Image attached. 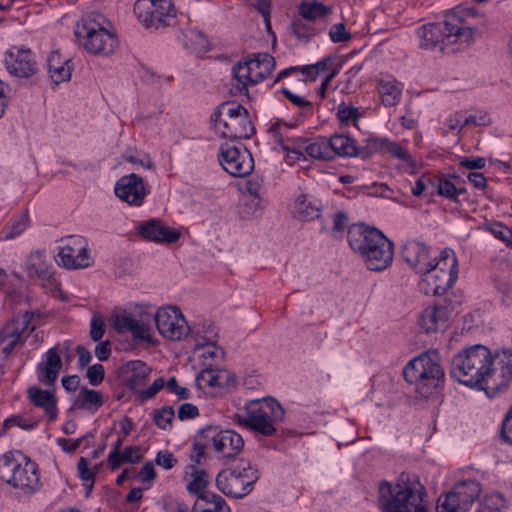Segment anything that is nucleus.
Returning <instances> with one entry per match:
<instances>
[{
	"label": "nucleus",
	"instance_id": "obj_31",
	"mask_svg": "<svg viewBox=\"0 0 512 512\" xmlns=\"http://www.w3.org/2000/svg\"><path fill=\"white\" fill-rule=\"evenodd\" d=\"M367 154L370 155L379 149H385L391 156L407 163H412L409 152L396 142L388 139L367 138L366 140Z\"/></svg>",
	"mask_w": 512,
	"mask_h": 512
},
{
	"label": "nucleus",
	"instance_id": "obj_9",
	"mask_svg": "<svg viewBox=\"0 0 512 512\" xmlns=\"http://www.w3.org/2000/svg\"><path fill=\"white\" fill-rule=\"evenodd\" d=\"M134 14L148 29L160 30L175 23L176 11L168 0H137Z\"/></svg>",
	"mask_w": 512,
	"mask_h": 512
},
{
	"label": "nucleus",
	"instance_id": "obj_22",
	"mask_svg": "<svg viewBox=\"0 0 512 512\" xmlns=\"http://www.w3.org/2000/svg\"><path fill=\"white\" fill-rule=\"evenodd\" d=\"M138 233L144 239L154 242L175 243L180 238V232L165 226L160 220L150 219L138 226Z\"/></svg>",
	"mask_w": 512,
	"mask_h": 512
},
{
	"label": "nucleus",
	"instance_id": "obj_46",
	"mask_svg": "<svg viewBox=\"0 0 512 512\" xmlns=\"http://www.w3.org/2000/svg\"><path fill=\"white\" fill-rule=\"evenodd\" d=\"M18 426L24 430H32L35 424L26 421L21 416H11L3 421L0 426V436L5 435L10 428Z\"/></svg>",
	"mask_w": 512,
	"mask_h": 512
},
{
	"label": "nucleus",
	"instance_id": "obj_26",
	"mask_svg": "<svg viewBox=\"0 0 512 512\" xmlns=\"http://www.w3.org/2000/svg\"><path fill=\"white\" fill-rule=\"evenodd\" d=\"M45 356V361L37 366L38 380L44 385H52L58 378L62 360L56 347L50 348Z\"/></svg>",
	"mask_w": 512,
	"mask_h": 512
},
{
	"label": "nucleus",
	"instance_id": "obj_61",
	"mask_svg": "<svg viewBox=\"0 0 512 512\" xmlns=\"http://www.w3.org/2000/svg\"><path fill=\"white\" fill-rule=\"evenodd\" d=\"M501 436L506 443L512 445V407L503 419Z\"/></svg>",
	"mask_w": 512,
	"mask_h": 512
},
{
	"label": "nucleus",
	"instance_id": "obj_30",
	"mask_svg": "<svg viewBox=\"0 0 512 512\" xmlns=\"http://www.w3.org/2000/svg\"><path fill=\"white\" fill-rule=\"evenodd\" d=\"M377 88L384 106L392 107L399 103L403 87L394 77L380 78Z\"/></svg>",
	"mask_w": 512,
	"mask_h": 512
},
{
	"label": "nucleus",
	"instance_id": "obj_64",
	"mask_svg": "<svg viewBox=\"0 0 512 512\" xmlns=\"http://www.w3.org/2000/svg\"><path fill=\"white\" fill-rule=\"evenodd\" d=\"M165 385L166 383L162 377L155 379L152 385L141 392V399L149 400L153 398Z\"/></svg>",
	"mask_w": 512,
	"mask_h": 512
},
{
	"label": "nucleus",
	"instance_id": "obj_8",
	"mask_svg": "<svg viewBox=\"0 0 512 512\" xmlns=\"http://www.w3.org/2000/svg\"><path fill=\"white\" fill-rule=\"evenodd\" d=\"M258 478V470L250 462L241 460L236 466L218 473L216 486L228 497L243 498L253 490Z\"/></svg>",
	"mask_w": 512,
	"mask_h": 512
},
{
	"label": "nucleus",
	"instance_id": "obj_1",
	"mask_svg": "<svg viewBox=\"0 0 512 512\" xmlns=\"http://www.w3.org/2000/svg\"><path fill=\"white\" fill-rule=\"evenodd\" d=\"M450 375L459 383L494 397L506 391L512 382V349L492 352L482 344L466 347L453 356Z\"/></svg>",
	"mask_w": 512,
	"mask_h": 512
},
{
	"label": "nucleus",
	"instance_id": "obj_47",
	"mask_svg": "<svg viewBox=\"0 0 512 512\" xmlns=\"http://www.w3.org/2000/svg\"><path fill=\"white\" fill-rule=\"evenodd\" d=\"M196 385L199 389H202L204 385L209 387H220L221 383L218 380L216 371L212 369H205L197 375Z\"/></svg>",
	"mask_w": 512,
	"mask_h": 512
},
{
	"label": "nucleus",
	"instance_id": "obj_57",
	"mask_svg": "<svg viewBox=\"0 0 512 512\" xmlns=\"http://www.w3.org/2000/svg\"><path fill=\"white\" fill-rule=\"evenodd\" d=\"M211 499L205 501L207 505H213V511L210 510H193V512H231L230 507L220 495L210 496Z\"/></svg>",
	"mask_w": 512,
	"mask_h": 512
},
{
	"label": "nucleus",
	"instance_id": "obj_42",
	"mask_svg": "<svg viewBox=\"0 0 512 512\" xmlns=\"http://www.w3.org/2000/svg\"><path fill=\"white\" fill-rule=\"evenodd\" d=\"M436 509L437 512H467L453 489L438 498Z\"/></svg>",
	"mask_w": 512,
	"mask_h": 512
},
{
	"label": "nucleus",
	"instance_id": "obj_36",
	"mask_svg": "<svg viewBox=\"0 0 512 512\" xmlns=\"http://www.w3.org/2000/svg\"><path fill=\"white\" fill-rule=\"evenodd\" d=\"M103 403V395L100 392L83 386L79 389L75 406L95 413L102 407Z\"/></svg>",
	"mask_w": 512,
	"mask_h": 512
},
{
	"label": "nucleus",
	"instance_id": "obj_25",
	"mask_svg": "<svg viewBox=\"0 0 512 512\" xmlns=\"http://www.w3.org/2000/svg\"><path fill=\"white\" fill-rule=\"evenodd\" d=\"M27 397L34 406L45 412L50 421L56 420L58 408L57 399L53 392L32 386L27 389Z\"/></svg>",
	"mask_w": 512,
	"mask_h": 512
},
{
	"label": "nucleus",
	"instance_id": "obj_5",
	"mask_svg": "<svg viewBox=\"0 0 512 512\" xmlns=\"http://www.w3.org/2000/svg\"><path fill=\"white\" fill-rule=\"evenodd\" d=\"M404 379L415 386V391L421 397L430 396L441 386L444 380V370L439 363L436 351H428L411 359L403 369Z\"/></svg>",
	"mask_w": 512,
	"mask_h": 512
},
{
	"label": "nucleus",
	"instance_id": "obj_14",
	"mask_svg": "<svg viewBox=\"0 0 512 512\" xmlns=\"http://www.w3.org/2000/svg\"><path fill=\"white\" fill-rule=\"evenodd\" d=\"M114 193L128 205L139 207L143 205L149 189L140 175L131 173L118 179L114 187Z\"/></svg>",
	"mask_w": 512,
	"mask_h": 512
},
{
	"label": "nucleus",
	"instance_id": "obj_48",
	"mask_svg": "<svg viewBox=\"0 0 512 512\" xmlns=\"http://www.w3.org/2000/svg\"><path fill=\"white\" fill-rule=\"evenodd\" d=\"M142 459V455L140 453V448L138 446H127L123 451L118 455L116 460L119 461V467L124 463L135 464L140 462Z\"/></svg>",
	"mask_w": 512,
	"mask_h": 512
},
{
	"label": "nucleus",
	"instance_id": "obj_16",
	"mask_svg": "<svg viewBox=\"0 0 512 512\" xmlns=\"http://www.w3.org/2000/svg\"><path fill=\"white\" fill-rule=\"evenodd\" d=\"M86 35L83 40L84 48L95 55L108 56L115 52L118 46L116 35L105 28H94L85 25Z\"/></svg>",
	"mask_w": 512,
	"mask_h": 512
},
{
	"label": "nucleus",
	"instance_id": "obj_55",
	"mask_svg": "<svg viewBox=\"0 0 512 512\" xmlns=\"http://www.w3.org/2000/svg\"><path fill=\"white\" fill-rule=\"evenodd\" d=\"M104 321L100 316H93L90 324V337L93 341H100L105 333Z\"/></svg>",
	"mask_w": 512,
	"mask_h": 512
},
{
	"label": "nucleus",
	"instance_id": "obj_60",
	"mask_svg": "<svg viewBox=\"0 0 512 512\" xmlns=\"http://www.w3.org/2000/svg\"><path fill=\"white\" fill-rule=\"evenodd\" d=\"M89 438H93V436L87 433L76 440L59 439L58 444L62 447L63 451L70 453L82 446V440H88Z\"/></svg>",
	"mask_w": 512,
	"mask_h": 512
},
{
	"label": "nucleus",
	"instance_id": "obj_2",
	"mask_svg": "<svg viewBox=\"0 0 512 512\" xmlns=\"http://www.w3.org/2000/svg\"><path fill=\"white\" fill-rule=\"evenodd\" d=\"M426 489L416 474L402 472L395 482L378 484V504L382 512H428L424 505Z\"/></svg>",
	"mask_w": 512,
	"mask_h": 512
},
{
	"label": "nucleus",
	"instance_id": "obj_11",
	"mask_svg": "<svg viewBox=\"0 0 512 512\" xmlns=\"http://www.w3.org/2000/svg\"><path fill=\"white\" fill-rule=\"evenodd\" d=\"M154 320L159 333L166 339L180 341L190 333V327L177 307L159 308L154 315Z\"/></svg>",
	"mask_w": 512,
	"mask_h": 512
},
{
	"label": "nucleus",
	"instance_id": "obj_17",
	"mask_svg": "<svg viewBox=\"0 0 512 512\" xmlns=\"http://www.w3.org/2000/svg\"><path fill=\"white\" fill-rule=\"evenodd\" d=\"M214 129L220 137L230 140L248 139L254 133L248 111H243L237 117L218 121V123H215Z\"/></svg>",
	"mask_w": 512,
	"mask_h": 512
},
{
	"label": "nucleus",
	"instance_id": "obj_27",
	"mask_svg": "<svg viewBox=\"0 0 512 512\" xmlns=\"http://www.w3.org/2000/svg\"><path fill=\"white\" fill-rule=\"evenodd\" d=\"M290 127L281 122H275L269 128V134L280 145L283 152L304 150L307 139L302 137H291L288 135Z\"/></svg>",
	"mask_w": 512,
	"mask_h": 512
},
{
	"label": "nucleus",
	"instance_id": "obj_34",
	"mask_svg": "<svg viewBox=\"0 0 512 512\" xmlns=\"http://www.w3.org/2000/svg\"><path fill=\"white\" fill-rule=\"evenodd\" d=\"M125 373L126 384L131 389H138L142 387L147 381L151 373V368L143 361H130L126 364Z\"/></svg>",
	"mask_w": 512,
	"mask_h": 512
},
{
	"label": "nucleus",
	"instance_id": "obj_44",
	"mask_svg": "<svg viewBox=\"0 0 512 512\" xmlns=\"http://www.w3.org/2000/svg\"><path fill=\"white\" fill-rule=\"evenodd\" d=\"M362 113L359 108L345 105L344 103L339 105L337 111V118L340 121L341 125H350L358 126V121L361 119Z\"/></svg>",
	"mask_w": 512,
	"mask_h": 512
},
{
	"label": "nucleus",
	"instance_id": "obj_45",
	"mask_svg": "<svg viewBox=\"0 0 512 512\" xmlns=\"http://www.w3.org/2000/svg\"><path fill=\"white\" fill-rule=\"evenodd\" d=\"M174 417V409L171 406H166L155 411L154 422L160 429L165 430L171 426Z\"/></svg>",
	"mask_w": 512,
	"mask_h": 512
},
{
	"label": "nucleus",
	"instance_id": "obj_38",
	"mask_svg": "<svg viewBox=\"0 0 512 512\" xmlns=\"http://www.w3.org/2000/svg\"><path fill=\"white\" fill-rule=\"evenodd\" d=\"M293 213L301 221H311L320 216V207L305 195H300L295 200Z\"/></svg>",
	"mask_w": 512,
	"mask_h": 512
},
{
	"label": "nucleus",
	"instance_id": "obj_7",
	"mask_svg": "<svg viewBox=\"0 0 512 512\" xmlns=\"http://www.w3.org/2000/svg\"><path fill=\"white\" fill-rule=\"evenodd\" d=\"M247 416H238V422L263 436L271 437L277 432L276 425L284 420L285 410L272 397L251 400L246 405Z\"/></svg>",
	"mask_w": 512,
	"mask_h": 512
},
{
	"label": "nucleus",
	"instance_id": "obj_21",
	"mask_svg": "<svg viewBox=\"0 0 512 512\" xmlns=\"http://www.w3.org/2000/svg\"><path fill=\"white\" fill-rule=\"evenodd\" d=\"M425 278L420 282V289L427 295H443L455 284L458 276L455 271L453 273L443 270H432L427 274H423Z\"/></svg>",
	"mask_w": 512,
	"mask_h": 512
},
{
	"label": "nucleus",
	"instance_id": "obj_12",
	"mask_svg": "<svg viewBox=\"0 0 512 512\" xmlns=\"http://www.w3.org/2000/svg\"><path fill=\"white\" fill-rule=\"evenodd\" d=\"M56 261L67 269L87 268L93 263L86 240L82 236L75 235L68 237L60 247Z\"/></svg>",
	"mask_w": 512,
	"mask_h": 512
},
{
	"label": "nucleus",
	"instance_id": "obj_19",
	"mask_svg": "<svg viewBox=\"0 0 512 512\" xmlns=\"http://www.w3.org/2000/svg\"><path fill=\"white\" fill-rule=\"evenodd\" d=\"M401 254L403 260L419 274H427L434 267L425 243L409 240L402 246Z\"/></svg>",
	"mask_w": 512,
	"mask_h": 512
},
{
	"label": "nucleus",
	"instance_id": "obj_29",
	"mask_svg": "<svg viewBox=\"0 0 512 512\" xmlns=\"http://www.w3.org/2000/svg\"><path fill=\"white\" fill-rule=\"evenodd\" d=\"M115 329L118 332H131L136 339L152 342L149 326L137 320L131 313H123L115 319Z\"/></svg>",
	"mask_w": 512,
	"mask_h": 512
},
{
	"label": "nucleus",
	"instance_id": "obj_20",
	"mask_svg": "<svg viewBox=\"0 0 512 512\" xmlns=\"http://www.w3.org/2000/svg\"><path fill=\"white\" fill-rule=\"evenodd\" d=\"M18 472L11 487L18 490L21 495L29 497L41 489L42 482L39 466L31 458L28 457L24 461L23 467Z\"/></svg>",
	"mask_w": 512,
	"mask_h": 512
},
{
	"label": "nucleus",
	"instance_id": "obj_24",
	"mask_svg": "<svg viewBox=\"0 0 512 512\" xmlns=\"http://www.w3.org/2000/svg\"><path fill=\"white\" fill-rule=\"evenodd\" d=\"M328 140V145L330 149L331 160L336 156L339 157H355L362 156L366 157L367 148L357 147L355 141L349 136L343 134H335L332 135Z\"/></svg>",
	"mask_w": 512,
	"mask_h": 512
},
{
	"label": "nucleus",
	"instance_id": "obj_40",
	"mask_svg": "<svg viewBox=\"0 0 512 512\" xmlns=\"http://www.w3.org/2000/svg\"><path fill=\"white\" fill-rule=\"evenodd\" d=\"M432 270H443L453 273L455 271L458 276V260L455 252L451 248H445L441 251L439 257L431 259Z\"/></svg>",
	"mask_w": 512,
	"mask_h": 512
},
{
	"label": "nucleus",
	"instance_id": "obj_3",
	"mask_svg": "<svg viewBox=\"0 0 512 512\" xmlns=\"http://www.w3.org/2000/svg\"><path fill=\"white\" fill-rule=\"evenodd\" d=\"M348 243L359 254L370 271L387 269L393 261L394 244L380 230L354 225L348 230Z\"/></svg>",
	"mask_w": 512,
	"mask_h": 512
},
{
	"label": "nucleus",
	"instance_id": "obj_23",
	"mask_svg": "<svg viewBox=\"0 0 512 512\" xmlns=\"http://www.w3.org/2000/svg\"><path fill=\"white\" fill-rule=\"evenodd\" d=\"M214 450L224 458H233L241 452L244 440L240 434L233 430H224L212 436Z\"/></svg>",
	"mask_w": 512,
	"mask_h": 512
},
{
	"label": "nucleus",
	"instance_id": "obj_15",
	"mask_svg": "<svg viewBox=\"0 0 512 512\" xmlns=\"http://www.w3.org/2000/svg\"><path fill=\"white\" fill-rule=\"evenodd\" d=\"M7 71L18 78H30L37 73V63L30 49L12 47L5 53Z\"/></svg>",
	"mask_w": 512,
	"mask_h": 512
},
{
	"label": "nucleus",
	"instance_id": "obj_35",
	"mask_svg": "<svg viewBox=\"0 0 512 512\" xmlns=\"http://www.w3.org/2000/svg\"><path fill=\"white\" fill-rule=\"evenodd\" d=\"M191 469V480L187 484L188 492L196 495L199 500L204 502L211 499L209 496H218L215 493L206 491L209 484L208 473L203 469H196L194 466Z\"/></svg>",
	"mask_w": 512,
	"mask_h": 512
},
{
	"label": "nucleus",
	"instance_id": "obj_58",
	"mask_svg": "<svg viewBox=\"0 0 512 512\" xmlns=\"http://www.w3.org/2000/svg\"><path fill=\"white\" fill-rule=\"evenodd\" d=\"M166 388L170 393L176 394L180 400H186L190 397V391L185 387L179 386L175 377H170L167 380Z\"/></svg>",
	"mask_w": 512,
	"mask_h": 512
},
{
	"label": "nucleus",
	"instance_id": "obj_53",
	"mask_svg": "<svg viewBox=\"0 0 512 512\" xmlns=\"http://www.w3.org/2000/svg\"><path fill=\"white\" fill-rule=\"evenodd\" d=\"M329 36L331 41L334 43L347 42L351 39V34L346 30L343 23L332 25L329 31Z\"/></svg>",
	"mask_w": 512,
	"mask_h": 512
},
{
	"label": "nucleus",
	"instance_id": "obj_51",
	"mask_svg": "<svg viewBox=\"0 0 512 512\" xmlns=\"http://www.w3.org/2000/svg\"><path fill=\"white\" fill-rule=\"evenodd\" d=\"M456 185L448 178L441 177L437 194L453 202L456 201Z\"/></svg>",
	"mask_w": 512,
	"mask_h": 512
},
{
	"label": "nucleus",
	"instance_id": "obj_62",
	"mask_svg": "<svg viewBox=\"0 0 512 512\" xmlns=\"http://www.w3.org/2000/svg\"><path fill=\"white\" fill-rule=\"evenodd\" d=\"M447 126L450 131L459 133L465 126L464 113L462 111H458L450 115L447 119Z\"/></svg>",
	"mask_w": 512,
	"mask_h": 512
},
{
	"label": "nucleus",
	"instance_id": "obj_33",
	"mask_svg": "<svg viewBox=\"0 0 512 512\" xmlns=\"http://www.w3.org/2000/svg\"><path fill=\"white\" fill-rule=\"evenodd\" d=\"M52 268L45 254L40 251L32 252L27 258L26 271L30 277L49 280L53 275Z\"/></svg>",
	"mask_w": 512,
	"mask_h": 512
},
{
	"label": "nucleus",
	"instance_id": "obj_32",
	"mask_svg": "<svg viewBox=\"0 0 512 512\" xmlns=\"http://www.w3.org/2000/svg\"><path fill=\"white\" fill-rule=\"evenodd\" d=\"M70 59L62 57L58 51H52L48 57V71L55 84L71 78Z\"/></svg>",
	"mask_w": 512,
	"mask_h": 512
},
{
	"label": "nucleus",
	"instance_id": "obj_43",
	"mask_svg": "<svg viewBox=\"0 0 512 512\" xmlns=\"http://www.w3.org/2000/svg\"><path fill=\"white\" fill-rule=\"evenodd\" d=\"M243 111L247 110L240 104L231 102L222 103L218 110L211 115V122L213 123V126H215V123H218V121L237 117L238 114H242Z\"/></svg>",
	"mask_w": 512,
	"mask_h": 512
},
{
	"label": "nucleus",
	"instance_id": "obj_41",
	"mask_svg": "<svg viewBox=\"0 0 512 512\" xmlns=\"http://www.w3.org/2000/svg\"><path fill=\"white\" fill-rule=\"evenodd\" d=\"M305 153L313 159L330 161V149L326 138H319L314 142L307 141Z\"/></svg>",
	"mask_w": 512,
	"mask_h": 512
},
{
	"label": "nucleus",
	"instance_id": "obj_18",
	"mask_svg": "<svg viewBox=\"0 0 512 512\" xmlns=\"http://www.w3.org/2000/svg\"><path fill=\"white\" fill-rule=\"evenodd\" d=\"M453 313L450 301L442 300L431 307H427L420 317V325L427 332H436L445 329Z\"/></svg>",
	"mask_w": 512,
	"mask_h": 512
},
{
	"label": "nucleus",
	"instance_id": "obj_63",
	"mask_svg": "<svg viewBox=\"0 0 512 512\" xmlns=\"http://www.w3.org/2000/svg\"><path fill=\"white\" fill-rule=\"evenodd\" d=\"M198 415V407L191 403H184L178 409V418L182 421L187 419H193Z\"/></svg>",
	"mask_w": 512,
	"mask_h": 512
},
{
	"label": "nucleus",
	"instance_id": "obj_10",
	"mask_svg": "<svg viewBox=\"0 0 512 512\" xmlns=\"http://www.w3.org/2000/svg\"><path fill=\"white\" fill-rule=\"evenodd\" d=\"M218 158L223 169L234 177L248 176L254 169L252 154L243 145H221Z\"/></svg>",
	"mask_w": 512,
	"mask_h": 512
},
{
	"label": "nucleus",
	"instance_id": "obj_59",
	"mask_svg": "<svg viewBox=\"0 0 512 512\" xmlns=\"http://www.w3.org/2000/svg\"><path fill=\"white\" fill-rule=\"evenodd\" d=\"M78 469V476L79 478L84 481H92L95 482V472L91 471L89 469V462L85 457H81L77 464Z\"/></svg>",
	"mask_w": 512,
	"mask_h": 512
},
{
	"label": "nucleus",
	"instance_id": "obj_39",
	"mask_svg": "<svg viewBox=\"0 0 512 512\" xmlns=\"http://www.w3.org/2000/svg\"><path fill=\"white\" fill-rule=\"evenodd\" d=\"M330 12L331 8L329 6L316 0L303 1L298 8L299 15L308 21L324 19Z\"/></svg>",
	"mask_w": 512,
	"mask_h": 512
},
{
	"label": "nucleus",
	"instance_id": "obj_37",
	"mask_svg": "<svg viewBox=\"0 0 512 512\" xmlns=\"http://www.w3.org/2000/svg\"><path fill=\"white\" fill-rule=\"evenodd\" d=\"M453 490L462 503L463 507H465L468 511L473 502L480 495L481 486L478 481L469 479L455 485Z\"/></svg>",
	"mask_w": 512,
	"mask_h": 512
},
{
	"label": "nucleus",
	"instance_id": "obj_54",
	"mask_svg": "<svg viewBox=\"0 0 512 512\" xmlns=\"http://www.w3.org/2000/svg\"><path fill=\"white\" fill-rule=\"evenodd\" d=\"M86 377L92 386L101 384L105 377L104 366L102 364H94L88 367Z\"/></svg>",
	"mask_w": 512,
	"mask_h": 512
},
{
	"label": "nucleus",
	"instance_id": "obj_28",
	"mask_svg": "<svg viewBox=\"0 0 512 512\" xmlns=\"http://www.w3.org/2000/svg\"><path fill=\"white\" fill-rule=\"evenodd\" d=\"M27 458L20 452L12 451L0 455V480L11 486Z\"/></svg>",
	"mask_w": 512,
	"mask_h": 512
},
{
	"label": "nucleus",
	"instance_id": "obj_4",
	"mask_svg": "<svg viewBox=\"0 0 512 512\" xmlns=\"http://www.w3.org/2000/svg\"><path fill=\"white\" fill-rule=\"evenodd\" d=\"M419 47L423 50H443L444 46L455 43H470L474 30L465 25L464 20L456 13L446 15L444 21L428 23L416 30Z\"/></svg>",
	"mask_w": 512,
	"mask_h": 512
},
{
	"label": "nucleus",
	"instance_id": "obj_13",
	"mask_svg": "<svg viewBox=\"0 0 512 512\" xmlns=\"http://www.w3.org/2000/svg\"><path fill=\"white\" fill-rule=\"evenodd\" d=\"M33 313L19 312L13 320L5 325L0 331V345H2V354L8 358L18 344L23 343V333L30 329L34 331L36 326H31Z\"/></svg>",
	"mask_w": 512,
	"mask_h": 512
},
{
	"label": "nucleus",
	"instance_id": "obj_50",
	"mask_svg": "<svg viewBox=\"0 0 512 512\" xmlns=\"http://www.w3.org/2000/svg\"><path fill=\"white\" fill-rule=\"evenodd\" d=\"M291 33L299 40L308 41L313 35V29L302 22V20H294L291 24Z\"/></svg>",
	"mask_w": 512,
	"mask_h": 512
},
{
	"label": "nucleus",
	"instance_id": "obj_49",
	"mask_svg": "<svg viewBox=\"0 0 512 512\" xmlns=\"http://www.w3.org/2000/svg\"><path fill=\"white\" fill-rule=\"evenodd\" d=\"M28 215L27 213L22 214L18 219H16L10 226L5 228L6 239H13L20 235L23 231L26 230L28 226Z\"/></svg>",
	"mask_w": 512,
	"mask_h": 512
},
{
	"label": "nucleus",
	"instance_id": "obj_6",
	"mask_svg": "<svg viewBox=\"0 0 512 512\" xmlns=\"http://www.w3.org/2000/svg\"><path fill=\"white\" fill-rule=\"evenodd\" d=\"M275 59L268 53H254L232 68L231 94L249 98V88L264 81L275 69Z\"/></svg>",
	"mask_w": 512,
	"mask_h": 512
},
{
	"label": "nucleus",
	"instance_id": "obj_52",
	"mask_svg": "<svg viewBox=\"0 0 512 512\" xmlns=\"http://www.w3.org/2000/svg\"><path fill=\"white\" fill-rule=\"evenodd\" d=\"M486 229L490 231L494 237L503 241L505 244H507V242L510 241L509 238L512 237V229L500 222L492 223L487 226Z\"/></svg>",
	"mask_w": 512,
	"mask_h": 512
},
{
	"label": "nucleus",
	"instance_id": "obj_56",
	"mask_svg": "<svg viewBox=\"0 0 512 512\" xmlns=\"http://www.w3.org/2000/svg\"><path fill=\"white\" fill-rule=\"evenodd\" d=\"M155 463L158 466H161L164 469L169 470L176 465L177 460L171 452L167 450H161L156 455Z\"/></svg>",
	"mask_w": 512,
	"mask_h": 512
}]
</instances>
